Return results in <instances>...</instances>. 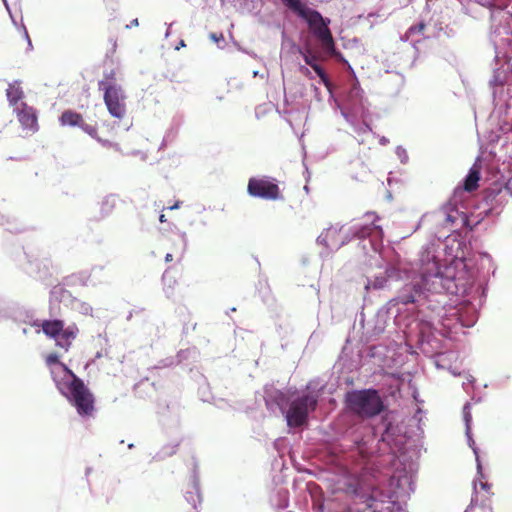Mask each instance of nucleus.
Masks as SVG:
<instances>
[{
	"label": "nucleus",
	"instance_id": "c756f323",
	"mask_svg": "<svg viewBox=\"0 0 512 512\" xmlns=\"http://www.w3.org/2000/svg\"><path fill=\"white\" fill-rule=\"evenodd\" d=\"M108 356V351L106 349H101L99 351L96 352L95 356L93 359H91L87 364H86V367L89 366V365H92V364H95L96 360L97 359H100L102 357H106Z\"/></svg>",
	"mask_w": 512,
	"mask_h": 512
},
{
	"label": "nucleus",
	"instance_id": "e433bc0d",
	"mask_svg": "<svg viewBox=\"0 0 512 512\" xmlns=\"http://www.w3.org/2000/svg\"><path fill=\"white\" fill-rule=\"evenodd\" d=\"M138 25H139L138 19H137V18H135V19H133V20L130 22V24L126 25V28H127V29H130L131 27L138 26Z\"/></svg>",
	"mask_w": 512,
	"mask_h": 512
},
{
	"label": "nucleus",
	"instance_id": "de8ad7c7",
	"mask_svg": "<svg viewBox=\"0 0 512 512\" xmlns=\"http://www.w3.org/2000/svg\"><path fill=\"white\" fill-rule=\"evenodd\" d=\"M180 45H181V46H185V43H184V41H183V40H181Z\"/></svg>",
	"mask_w": 512,
	"mask_h": 512
},
{
	"label": "nucleus",
	"instance_id": "dca6fc26",
	"mask_svg": "<svg viewBox=\"0 0 512 512\" xmlns=\"http://www.w3.org/2000/svg\"><path fill=\"white\" fill-rule=\"evenodd\" d=\"M7 100L9 105L14 109L20 107V104L24 103L22 98L24 97V92L20 87V81H14L10 83L6 90Z\"/></svg>",
	"mask_w": 512,
	"mask_h": 512
},
{
	"label": "nucleus",
	"instance_id": "cd10ccee",
	"mask_svg": "<svg viewBox=\"0 0 512 512\" xmlns=\"http://www.w3.org/2000/svg\"><path fill=\"white\" fill-rule=\"evenodd\" d=\"M46 363H47L48 366L51 367V369L53 367H58L59 365H65L64 363L59 361V356L57 354H55V353H52V354L47 356Z\"/></svg>",
	"mask_w": 512,
	"mask_h": 512
},
{
	"label": "nucleus",
	"instance_id": "f8f14e48",
	"mask_svg": "<svg viewBox=\"0 0 512 512\" xmlns=\"http://www.w3.org/2000/svg\"><path fill=\"white\" fill-rule=\"evenodd\" d=\"M379 217L372 212L365 214V222L354 230V236L359 239H365L370 236H375L379 239L383 237V229L377 224Z\"/></svg>",
	"mask_w": 512,
	"mask_h": 512
},
{
	"label": "nucleus",
	"instance_id": "7c9ffc66",
	"mask_svg": "<svg viewBox=\"0 0 512 512\" xmlns=\"http://www.w3.org/2000/svg\"><path fill=\"white\" fill-rule=\"evenodd\" d=\"M112 82V83H117L116 82V78H115V72L112 70L110 72H106L104 73V78L102 80H100L99 82Z\"/></svg>",
	"mask_w": 512,
	"mask_h": 512
},
{
	"label": "nucleus",
	"instance_id": "412c9836",
	"mask_svg": "<svg viewBox=\"0 0 512 512\" xmlns=\"http://www.w3.org/2000/svg\"><path fill=\"white\" fill-rule=\"evenodd\" d=\"M72 295L62 285H55L50 290V303L71 301Z\"/></svg>",
	"mask_w": 512,
	"mask_h": 512
},
{
	"label": "nucleus",
	"instance_id": "b1692460",
	"mask_svg": "<svg viewBox=\"0 0 512 512\" xmlns=\"http://www.w3.org/2000/svg\"><path fill=\"white\" fill-rule=\"evenodd\" d=\"M115 206V198L114 196H107L101 202V212L102 216L105 217L111 213Z\"/></svg>",
	"mask_w": 512,
	"mask_h": 512
},
{
	"label": "nucleus",
	"instance_id": "72a5a7b5",
	"mask_svg": "<svg viewBox=\"0 0 512 512\" xmlns=\"http://www.w3.org/2000/svg\"><path fill=\"white\" fill-rule=\"evenodd\" d=\"M20 29L22 30L23 37L28 42V38H30V36H29L28 31L23 23L20 25Z\"/></svg>",
	"mask_w": 512,
	"mask_h": 512
},
{
	"label": "nucleus",
	"instance_id": "6ab92c4d",
	"mask_svg": "<svg viewBox=\"0 0 512 512\" xmlns=\"http://www.w3.org/2000/svg\"><path fill=\"white\" fill-rule=\"evenodd\" d=\"M185 500L190 504L191 509L195 512L198 504L201 503L200 489L196 481H193L190 488L186 490Z\"/></svg>",
	"mask_w": 512,
	"mask_h": 512
},
{
	"label": "nucleus",
	"instance_id": "7ed1b4c3",
	"mask_svg": "<svg viewBox=\"0 0 512 512\" xmlns=\"http://www.w3.org/2000/svg\"><path fill=\"white\" fill-rule=\"evenodd\" d=\"M39 327L47 337L54 339L56 345L65 351L69 350L79 333V328L75 323L65 327L64 321L60 319L44 320Z\"/></svg>",
	"mask_w": 512,
	"mask_h": 512
},
{
	"label": "nucleus",
	"instance_id": "37998d69",
	"mask_svg": "<svg viewBox=\"0 0 512 512\" xmlns=\"http://www.w3.org/2000/svg\"><path fill=\"white\" fill-rule=\"evenodd\" d=\"M178 206H179V202H176L173 206H169L168 208L172 210V209L178 208Z\"/></svg>",
	"mask_w": 512,
	"mask_h": 512
},
{
	"label": "nucleus",
	"instance_id": "58836bf2",
	"mask_svg": "<svg viewBox=\"0 0 512 512\" xmlns=\"http://www.w3.org/2000/svg\"><path fill=\"white\" fill-rule=\"evenodd\" d=\"M480 485H481L482 489H484L486 491H489L491 489V485L487 482H480Z\"/></svg>",
	"mask_w": 512,
	"mask_h": 512
},
{
	"label": "nucleus",
	"instance_id": "a19ab883",
	"mask_svg": "<svg viewBox=\"0 0 512 512\" xmlns=\"http://www.w3.org/2000/svg\"><path fill=\"white\" fill-rule=\"evenodd\" d=\"M300 71H301L304 75H306V76H310V70H309L307 67H305V66H301Z\"/></svg>",
	"mask_w": 512,
	"mask_h": 512
},
{
	"label": "nucleus",
	"instance_id": "1a4fd4ad",
	"mask_svg": "<svg viewBox=\"0 0 512 512\" xmlns=\"http://www.w3.org/2000/svg\"><path fill=\"white\" fill-rule=\"evenodd\" d=\"M51 376L59 393L65 398H68L78 388V383L83 381L66 365L53 367Z\"/></svg>",
	"mask_w": 512,
	"mask_h": 512
},
{
	"label": "nucleus",
	"instance_id": "4be33fe9",
	"mask_svg": "<svg viewBox=\"0 0 512 512\" xmlns=\"http://www.w3.org/2000/svg\"><path fill=\"white\" fill-rule=\"evenodd\" d=\"M70 306L73 311L81 315L93 317V307L88 302L73 297Z\"/></svg>",
	"mask_w": 512,
	"mask_h": 512
},
{
	"label": "nucleus",
	"instance_id": "f704fd0d",
	"mask_svg": "<svg viewBox=\"0 0 512 512\" xmlns=\"http://www.w3.org/2000/svg\"><path fill=\"white\" fill-rule=\"evenodd\" d=\"M498 193H500V190H498L497 192H495L494 190H487V191H485V194H486V196H485V197H486L487 199H488V198H491V197H493V198H494V197L496 196V194H498Z\"/></svg>",
	"mask_w": 512,
	"mask_h": 512
},
{
	"label": "nucleus",
	"instance_id": "a18cd8bd",
	"mask_svg": "<svg viewBox=\"0 0 512 512\" xmlns=\"http://www.w3.org/2000/svg\"><path fill=\"white\" fill-rule=\"evenodd\" d=\"M22 332H23V334H25V335H26V334L28 333V329H27V328H23V329H22Z\"/></svg>",
	"mask_w": 512,
	"mask_h": 512
},
{
	"label": "nucleus",
	"instance_id": "c85d7f7f",
	"mask_svg": "<svg viewBox=\"0 0 512 512\" xmlns=\"http://www.w3.org/2000/svg\"><path fill=\"white\" fill-rule=\"evenodd\" d=\"M283 3L294 12H297L299 9H301L304 4L300 0H282Z\"/></svg>",
	"mask_w": 512,
	"mask_h": 512
},
{
	"label": "nucleus",
	"instance_id": "0eeeda50",
	"mask_svg": "<svg viewBox=\"0 0 512 512\" xmlns=\"http://www.w3.org/2000/svg\"><path fill=\"white\" fill-rule=\"evenodd\" d=\"M247 192L252 197L262 198L265 200L281 199V191L275 180L268 177H252L248 181Z\"/></svg>",
	"mask_w": 512,
	"mask_h": 512
},
{
	"label": "nucleus",
	"instance_id": "39448f33",
	"mask_svg": "<svg viewBox=\"0 0 512 512\" xmlns=\"http://www.w3.org/2000/svg\"><path fill=\"white\" fill-rule=\"evenodd\" d=\"M99 90L103 91L104 103L109 114L117 119L126 115V95L122 87L117 83L98 82Z\"/></svg>",
	"mask_w": 512,
	"mask_h": 512
},
{
	"label": "nucleus",
	"instance_id": "423d86ee",
	"mask_svg": "<svg viewBox=\"0 0 512 512\" xmlns=\"http://www.w3.org/2000/svg\"><path fill=\"white\" fill-rule=\"evenodd\" d=\"M355 504L364 506L358 508L362 512H392L395 507L392 496L379 487H373L369 494L357 495Z\"/></svg>",
	"mask_w": 512,
	"mask_h": 512
},
{
	"label": "nucleus",
	"instance_id": "9b49d317",
	"mask_svg": "<svg viewBox=\"0 0 512 512\" xmlns=\"http://www.w3.org/2000/svg\"><path fill=\"white\" fill-rule=\"evenodd\" d=\"M420 273L424 289L431 292H440L443 288V275L435 258L428 259L426 263H423Z\"/></svg>",
	"mask_w": 512,
	"mask_h": 512
},
{
	"label": "nucleus",
	"instance_id": "4c0bfd02",
	"mask_svg": "<svg viewBox=\"0 0 512 512\" xmlns=\"http://www.w3.org/2000/svg\"><path fill=\"white\" fill-rule=\"evenodd\" d=\"M9 223V218L3 215H0V225H7Z\"/></svg>",
	"mask_w": 512,
	"mask_h": 512
},
{
	"label": "nucleus",
	"instance_id": "4468645a",
	"mask_svg": "<svg viewBox=\"0 0 512 512\" xmlns=\"http://www.w3.org/2000/svg\"><path fill=\"white\" fill-rule=\"evenodd\" d=\"M8 317L15 322L29 324L33 327L40 326V321L35 319V311L18 303H14L9 307Z\"/></svg>",
	"mask_w": 512,
	"mask_h": 512
},
{
	"label": "nucleus",
	"instance_id": "20e7f679",
	"mask_svg": "<svg viewBox=\"0 0 512 512\" xmlns=\"http://www.w3.org/2000/svg\"><path fill=\"white\" fill-rule=\"evenodd\" d=\"M317 404V397L312 394H305L294 399L286 413L287 425L296 428L306 424L309 413L316 409Z\"/></svg>",
	"mask_w": 512,
	"mask_h": 512
},
{
	"label": "nucleus",
	"instance_id": "a211bd4d",
	"mask_svg": "<svg viewBox=\"0 0 512 512\" xmlns=\"http://www.w3.org/2000/svg\"><path fill=\"white\" fill-rule=\"evenodd\" d=\"M185 247L186 243L184 238L182 236H177L176 240L173 242L172 251L165 255V261L171 262L173 259L176 261H181L184 256Z\"/></svg>",
	"mask_w": 512,
	"mask_h": 512
},
{
	"label": "nucleus",
	"instance_id": "49530a36",
	"mask_svg": "<svg viewBox=\"0 0 512 512\" xmlns=\"http://www.w3.org/2000/svg\"><path fill=\"white\" fill-rule=\"evenodd\" d=\"M133 447H134V444H133V443H130V444L128 445V448H129V449H132Z\"/></svg>",
	"mask_w": 512,
	"mask_h": 512
},
{
	"label": "nucleus",
	"instance_id": "f03ea898",
	"mask_svg": "<svg viewBox=\"0 0 512 512\" xmlns=\"http://www.w3.org/2000/svg\"><path fill=\"white\" fill-rule=\"evenodd\" d=\"M346 404L351 412L361 418L375 417L384 410L383 400L375 389L348 392Z\"/></svg>",
	"mask_w": 512,
	"mask_h": 512
},
{
	"label": "nucleus",
	"instance_id": "bb28decb",
	"mask_svg": "<svg viewBox=\"0 0 512 512\" xmlns=\"http://www.w3.org/2000/svg\"><path fill=\"white\" fill-rule=\"evenodd\" d=\"M78 127L81 128L85 133H87L91 137H93V138L96 137V134H97L96 127L93 126V125L85 123L83 119H82V121H81V123H80V125Z\"/></svg>",
	"mask_w": 512,
	"mask_h": 512
},
{
	"label": "nucleus",
	"instance_id": "5701e85b",
	"mask_svg": "<svg viewBox=\"0 0 512 512\" xmlns=\"http://www.w3.org/2000/svg\"><path fill=\"white\" fill-rule=\"evenodd\" d=\"M30 271L35 273L39 279H45L49 275V266L47 263L39 261L30 262Z\"/></svg>",
	"mask_w": 512,
	"mask_h": 512
},
{
	"label": "nucleus",
	"instance_id": "9d476101",
	"mask_svg": "<svg viewBox=\"0 0 512 512\" xmlns=\"http://www.w3.org/2000/svg\"><path fill=\"white\" fill-rule=\"evenodd\" d=\"M66 399L76 408L80 416L86 417L92 415L95 399L84 381L79 382L78 388Z\"/></svg>",
	"mask_w": 512,
	"mask_h": 512
},
{
	"label": "nucleus",
	"instance_id": "a878e982",
	"mask_svg": "<svg viewBox=\"0 0 512 512\" xmlns=\"http://www.w3.org/2000/svg\"><path fill=\"white\" fill-rule=\"evenodd\" d=\"M303 59L307 65L312 67V65L317 64L318 56L313 54L311 49H306L304 52H302Z\"/></svg>",
	"mask_w": 512,
	"mask_h": 512
},
{
	"label": "nucleus",
	"instance_id": "c9c22d12",
	"mask_svg": "<svg viewBox=\"0 0 512 512\" xmlns=\"http://www.w3.org/2000/svg\"><path fill=\"white\" fill-rule=\"evenodd\" d=\"M2 1H3L4 5H5V7H6L7 11L9 12L10 17H11V19H12V21H13L14 25H17V23H16L15 19H14V18H13V16H12V13H11V11H10L9 4H8L7 0H2Z\"/></svg>",
	"mask_w": 512,
	"mask_h": 512
},
{
	"label": "nucleus",
	"instance_id": "393cba45",
	"mask_svg": "<svg viewBox=\"0 0 512 512\" xmlns=\"http://www.w3.org/2000/svg\"><path fill=\"white\" fill-rule=\"evenodd\" d=\"M315 72L316 74L319 76L321 82L325 85V87L330 90L331 89V82L327 76V74L325 73V71L323 70V68L317 63V64H314L312 65L311 67Z\"/></svg>",
	"mask_w": 512,
	"mask_h": 512
},
{
	"label": "nucleus",
	"instance_id": "ea45409f",
	"mask_svg": "<svg viewBox=\"0 0 512 512\" xmlns=\"http://www.w3.org/2000/svg\"><path fill=\"white\" fill-rule=\"evenodd\" d=\"M133 154H135V155H139V156L141 157V160H143V161H145V160H146V158H147L146 153L141 152V151H136V152H134Z\"/></svg>",
	"mask_w": 512,
	"mask_h": 512
},
{
	"label": "nucleus",
	"instance_id": "f257e3e1",
	"mask_svg": "<svg viewBox=\"0 0 512 512\" xmlns=\"http://www.w3.org/2000/svg\"><path fill=\"white\" fill-rule=\"evenodd\" d=\"M296 13L307 22L311 33L321 43L323 51L342 59L341 54L335 49V42L331 30L329 29L330 19L323 18L317 10L311 9L305 5Z\"/></svg>",
	"mask_w": 512,
	"mask_h": 512
},
{
	"label": "nucleus",
	"instance_id": "f3484780",
	"mask_svg": "<svg viewBox=\"0 0 512 512\" xmlns=\"http://www.w3.org/2000/svg\"><path fill=\"white\" fill-rule=\"evenodd\" d=\"M481 179V166L475 163L469 170L468 175L464 179L463 189L466 192H473L478 189Z\"/></svg>",
	"mask_w": 512,
	"mask_h": 512
},
{
	"label": "nucleus",
	"instance_id": "ddd939ff",
	"mask_svg": "<svg viewBox=\"0 0 512 512\" xmlns=\"http://www.w3.org/2000/svg\"><path fill=\"white\" fill-rule=\"evenodd\" d=\"M23 130L36 132L38 130V121L36 110L26 103L20 104V107L13 110Z\"/></svg>",
	"mask_w": 512,
	"mask_h": 512
},
{
	"label": "nucleus",
	"instance_id": "473e14b6",
	"mask_svg": "<svg viewBox=\"0 0 512 512\" xmlns=\"http://www.w3.org/2000/svg\"><path fill=\"white\" fill-rule=\"evenodd\" d=\"M424 29H425V24L421 22V23H419V24H417L415 26L410 27L409 28V32L411 34L421 33V32L424 31Z\"/></svg>",
	"mask_w": 512,
	"mask_h": 512
},
{
	"label": "nucleus",
	"instance_id": "2eb2a0df",
	"mask_svg": "<svg viewBox=\"0 0 512 512\" xmlns=\"http://www.w3.org/2000/svg\"><path fill=\"white\" fill-rule=\"evenodd\" d=\"M80 279L83 285H97L108 281V276L104 272V268L101 266H95L91 269L89 274L81 273Z\"/></svg>",
	"mask_w": 512,
	"mask_h": 512
},
{
	"label": "nucleus",
	"instance_id": "2f4dec72",
	"mask_svg": "<svg viewBox=\"0 0 512 512\" xmlns=\"http://www.w3.org/2000/svg\"><path fill=\"white\" fill-rule=\"evenodd\" d=\"M400 300L403 304H409L415 302V294H403L400 296Z\"/></svg>",
	"mask_w": 512,
	"mask_h": 512
},
{
	"label": "nucleus",
	"instance_id": "6e6552de",
	"mask_svg": "<svg viewBox=\"0 0 512 512\" xmlns=\"http://www.w3.org/2000/svg\"><path fill=\"white\" fill-rule=\"evenodd\" d=\"M51 376L59 393L65 398H68L78 388V383L83 381L66 365L53 367Z\"/></svg>",
	"mask_w": 512,
	"mask_h": 512
},
{
	"label": "nucleus",
	"instance_id": "aec40b11",
	"mask_svg": "<svg viewBox=\"0 0 512 512\" xmlns=\"http://www.w3.org/2000/svg\"><path fill=\"white\" fill-rule=\"evenodd\" d=\"M59 121L62 126L78 127L82 121V116L75 111L66 110L61 114Z\"/></svg>",
	"mask_w": 512,
	"mask_h": 512
},
{
	"label": "nucleus",
	"instance_id": "c03bdc74",
	"mask_svg": "<svg viewBox=\"0 0 512 512\" xmlns=\"http://www.w3.org/2000/svg\"><path fill=\"white\" fill-rule=\"evenodd\" d=\"M412 288H413V290H414L415 294L419 293V289L417 288V286H416V285H413V287H412Z\"/></svg>",
	"mask_w": 512,
	"mask_h": 512
},
{
	"label": "nucleus",
	"instance_id": "79ce46f5",
	"mask_svg": "<svg viewBox=\"0 0 512 512\" xmlns=\"http://www.w3.org/2000/svg\"><path fill=\"white\" fill-rule=\"evenodd\" d=\"M32 49H33V45H32L31 38H28V42H27V50H28V51H31Z\"/></svg>",
	"mask_w": 512,
	"mask_h": 512
}]
</instances>
